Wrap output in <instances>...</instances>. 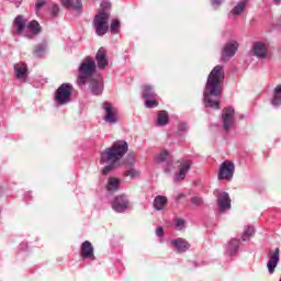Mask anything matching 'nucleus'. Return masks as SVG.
I'll use <instances>...</instances> for the list:
<instances>
[{
    "label": "nucleus",
    "instance_id": "obj_10",
    "mask_svg": "<svg viewBox=\"0 0 281 281\" xmlns=\"http://www.w3.org/2000/svg\"><path fill=\"white\" fill-rule=\"evenodd\" d=\"M90 89L93 95H102V91L104 90V80L102 77L97 76L90 78Z\"/></svg>",
    "mask_w": 281,
    "mask_h": 281
},
{
    "label": "nucleus",
    "instance_id": "obj_19",
    "mask_svg": "<svg viewBox=\"0 0 281 281\" xmlns=\"http://www.w3.org/2000/svg\"><path fill=\"white\" fill-rule=\"evenodd\" d=\"M122 181L116 177H110L108 179L106 190L108 192H117L120 190Z\"/></svg>",
    "mask_w": 281,
    "mask_h": 281
},
{
    "label": "nucleus",
    "instance_id": "obj_30",
    "mask_svg": "<svg viewBox=\"0 0 281 281\" xmlns=\"http://www.w3.org/2000/svg\"><path fill=\"white\" fill-rule=\"evenodd\" d=\"M157 124L158 126H166V124H168V112L166 111L158 112Z\"/></svg>",
    "mask_w": 281,
    "mask_h": 281
},
{
    "label": "nucleus",
    "instance_id": "obj_27",
    "mask_svg": "<svg viewBox=\"0 0 281 281\" xmlns=\"http://www.w3.org/2000/svg\"><path fill=\"white\" fill-rule=\"evenodd\" d=\"M255 235H256V228H254V226H247L244 229V234L241 236V239L244 241L251 240V238H254Z\"/></svg>",
    "mask_w": 281,
    "mask_h": 281
},
{
    "label": "nucleus",
    "instance_id": "obj_11",
    "mask_svg": "<svg viewBox=\"0 0 281 281\" xmlns=\"http://www.w3.org/2000/svg\"><path fill=\"white\" fill-rule=\"evenodd\" d=\"M217 205L222 214H225L227 210L232 209V199H229V194L227 192L220 193L217 198Z\"/></svg>",
    "mask_w": 281,
    "mask_h": 281
},
{
    "label": "nucleus",
    "instance_id": "obj_43",
    "mask_svg": "<svg viewBox=\"0 0 281 281\" xmlns=\"http://www.w3.org/2000/svg\"><path fill=\"white\" fill-rule=\"evenodd\" d=\"M221 1L223 0H212L213 5H221Z\"/></svg>",
    "mask_w": 281,
    "mask_h": 281
},
{
    "label": "nucleus",
    "instance_id": "obj_1",
    "mask_svg": "<svg viewBox=\"0 0 281 281\" xmlns=\"http://www.w3.org/2000/svg\"><path fill=\"white\" fill-rule=\"evenodd\" d=\"M223 80H225V70L223 66H215L207 77L203 92L204 102L211 109H221L220 100L223 95Z\"/></svg>",
    "mask_w": 281,
    "mask_h": 281
},
{
    "label": "nucleus",
    "instance_id": "obj_22",
    "mask_svg": "<svg viewBox=\"0 0 281 281\" xmlns=\"http://www.w3.org/2000/svg\"><path fill=\"white\" fill-rule=\"evenodd\" d=\"M168 204V198L164 196V195H157L154 200V207L155 210H164V207H166V205Z\"/></svg>",
    "mask_w": 281,
    "mask_h": 281
},
{
    "label": "nucleus",
    "instance_id": "obj_32",
    "mask_svg": "<svg viewBox=\"0 0 281 281\" xmlns=\"http://www.w3.org/2000/svg\"><path fill=\"white\" fill-rule=\"evenodd\" d=\"M145 100V106L147 109H155L157 106H159V101H157V99L154 98H149V99H144Z\"/></svg>",
    "mask_w": 281,
    "mask_h": 281
},
{
    "label": "nucleus",
    "instance_id": "obj_40",
    "mask_svg": "<svg viewBox=\"0 0 281 281\" xmlns=\"http://www.w3.org/2000/svg\"><path fill=\"white\" fill-rule=\"evenodd\" d=\"M165 232H164V227L162 226H158L156 228V236H158L159 238L164 237L165 236Z\"/></svg>",
    "mask_w": 281,
    "mask_h": 281
},
{
    "label": "nucleus",
    "instance_id": "obj_6",
    "mask_svg": "<svg viewBox=\"0 0 281 281\" xmlns=\"http://www.w3.org/2000/svg\"><path fill=\"white\" fill-rule=\"evenodd\" d=\"M235 170L236 166L234 165V162L229 160H225L224 162H222L217 175L220 181H232Z\"/></svg>",
    "mask_w": 281,
    "mask_h": 281
},
{
    "label": "nucleus",
    "instance_id": "obj_5",
    "mask_svg": "<svg viewBox=\"0 0 281 281\" xmlns=\"http://www.w3.org/2000/svg\"><path fill=\"white\" fill-rule=\"evenodd\" d=\"M74 95V86L71 83H63L55 91V102L56 104H69L71 102V97Z\"/></svg>",
    "mask_w": 281,
    "mask_h": 281
},
{
    "label": "nucleus",
    "instance_id": "obj_26",
    "mask_svg": "<svg viewBox=\"0 0 281 281\" xmlns=\"http://www.w3.org/2000/svg\"><path fill=\"white\" fill-rule=\"evenodd\" d=\"M191 166H192V162H190V161L182 164V166L180 168L179 177L176 178V181H179V179H181V180L186 179V175H188V172H190Z\"/></svg>",
    "mask_w": 281,
    "mask_h": 281
},
{
    "label": "nucleus",
    "instance_id": "obj_33",
    "mask_svg": "<svg viewBox=\"0 0 281 281\" xmlns=\"http://www.w3.org/2000/svg\"><path fill=\"white\" fill-rule=\"evenodd\" d=\"M175 226L178 232H181L186 228V221L183 218H176L175 220Z\"/></svg>",
    "mask_w": 281,
    "mask_h": 281
},
{
    "label": "nucleus",
    "instance_id": "obj_45",
    "mask_svg": "<svg viewBox=\"0 0 281 281\" xmlns=\"http://www.w3.org/2000/svg\"><path fill=\"white\" fill-rule=\"evenodd\" d=\"M274 1H276V3H280L281 0H274Z\"/></svg>",
    "mask_w": 281,
    "mask_h": 281
},
{
    "label": "nucleus",
    "instance_id": "obj_4",
    "mask_svg": "<svg viewBox=\"0 0 281 281\" xmlns=\"http://www.w3.org/2000/svg\"><path fill=\"white\" fill-rule=\"evenodd\" d=\"M111 19V13L109 11H98L94 16L93 27L98 36H104L109 32V20Z\"/></svg>",
    "mask_w": 281,
    "mask_h": 281
},
{
    "label": "nucleus",
    "instance_id": "obj_20",
    "mask_svg": "<svg viewBox=\"0 0 281 281\" xmlns=\"http://www.w3.org/2000/svg\"><path fill=\"white\" fill-rule=\"evenodd\" d=\"M61 5L71 10H82V0H61Z\"/></svg>",
    "mask_w": 281,
    "mask_h": 281
},
{
    "label": "nucleus",
    "instance_id": "obj_44",
    "mask_svg": "<svg viewBox=\"0 0 281 281\" xmlns=\"http://www.w3.org/2000/svg\"><path fill=\"white\" fill-rule=\"evenodd\" d=\"M165 172H170V168L167 167L166 170H165Z\"/></svg>",
    "mask_w": 281,
    "mask_h": 281
},
{
    "label": "nucleus",
    "instance_id": "obj_24",
    "mask_svg": "<svg viewBox=\"0 0 281 281\" xmlns=\"http://www.w3.org/2000/svg\"><path fill=\"white\" fill-rule=\"evenodd\" d=\"M238 247H240V241L238 239H232L227 245V254L232 256L238 251Z\"/></svg>",
    "mask_w": 281,
    "mask_h": 281
},
{
    "label": "nucleus",
    "instance_id": "obj_31",
    "mask_svg": "<svg viewBox=\"0 0 281 281\" xmlns=\"http://www.w3.org/2000/svg\"><path fill=\"white\" fill-rule=\"evenodd\" d=\"M124 177L130 178L132 181V179H137V177H139V171H137L135 168L132 167L124 171Z\"/></svg>",
    "mask_w": 281,
    "mask_h": 281
},
{
    "label": "nucleus",
    "instance_id": "obj_36",
    "mask_svg": "<svg viewBox=\"0 0 281 281\" xmlns=\"http://www.w3.org/2000/svg\"><path fill=\"white\" fill-rule=\"evenodd\" d=\"M166 159H168V151L162 150L156 158V161L158 164H162V161H166Z\"/></svg>",
    "mask_w": 281,
    "mask_h": 281
},
{
    "label": "nucleus",
    "instance_id": "obj_34",
    "mask_svg": "<svg viewBox=\"0 0 281 281\" xmlns=\"http://www.w3.org/2000/svg\"><path fill=\"white\" fill-rule=\"evenodd\" d=\"M110 30L112 34H117V30H120V20H112Z\"/></svg>",
    "mask_w": 281,
    "mask_h": 281
},
{
    "label": "nucleus",
    "instance_id": "obj_8",
    "mask_svg": "<svg viewBox=\"0 0 281 281\" xmlns=\"http://www.w3.org/2000/svg\"><path fill=\"white\" fill-rule=\"evenodd\" d=\"M234 110L233 108H225L222 111L223 128L224 131H232L234 126Z\"/></svg>",
    "mask_w": 281,
    "mask_h": 281
},
{
    "label": "nucleus",
    "instance_id": "obj_17",
    "mask_svg": "<svg viewBox=\"0 0 281 281\" xmlns=\"http://www.w3.org/2000/svg\"><path fill=\"white\" fill-rule=\"evenodd\" d=\"M18 80H26L27 78V64L18 63L13 67Z\"/></svg>",
    "mask_w": 281,
    "mask_h": 281
},
{
    "label": "nucleus",
    "instance_id": "obj_12",
    "mask_svg": "<svg viewBox=\"0 0 281 281\" xmlns=\"http://www.w3.org/2000/svg\"><path fill=\"white\" fill-rule=\"evenodd\" d=\"M93 251V244H91V241L86 240L81 244L80 257L82 260H87V258H90V260H95V255Z\"/></svg>",
    "mask_w": 281,
    "mask_h": 281
},
{
    "label": "nucleus",
    "instance_id": "obj_3",
    "mask_svg": "<svg viewBox=\"0 0 281 281\" xmlns=\"http://www.w3.org/2000/svg\"><path fill=\"white\" fill-rule=\"evenodd\" d=\"M97 67L95 60L91 57H86L79 66L77 83L87 85V80L93 78Z\"/></svg>",
    "mask_w": 281,
    "mask_h": 281
},
{
    "label": "nucleus",
    "instance_id": "obj_42",
    "mask_svg": "<svg viewBox=\"0 0 281 281\" xmlns=\"http://www.w3.org/2000/svg\"><path fill=\"white\" fill-rule=\"evenodd\" d=\"M45 5V1L38 0L35 4V10L38 12Z\"/></svg>",
    "mask_w": 281,
    "mask_h": 281
},
{
    "label": "nucleus",
    "instance_id": "obj_37",
    "mask_svg": "<svg viewBox=\"0 0 281 281\" xmlns=\"http://www.w3.org/2000/svg\"><path fill=\"white\" fill-rule=\"evenodd\" d=\"M50 10L52 16H58V12H60V7H58V4H52Z\"/></svg>",
    "mask_w": 281,
    "mask_h": 281
},
{
    "label": "nucleus",
    "instance_id": "obj_38",
    "mask_svg": "<svg viewBox=\"0 0 281 281\" xmlns=\"http://www.w3.org/2000/svg\"><path fill=\"white\" fill-rule=\"evenodd\" d=\"M191 203H193V205H196V206L203 205V198L193 196L191 199Z\"/></svg>",
    "mask_w": 281,
    "mask_h": 281
},
{
    "label": "nucleus",
    "instance_id": "obj_28",
    "mask_svg": "<svg viewBox=\"0 0 281 281\" xmlns=\"http://www.w3.org/2000/svg\"><path fill=\"white\" fill-rule=\"evenodd\" d=\"M247 5V0L240 1L231 12L234 16H238V14H243L245 12V8Z\"/></svg>",
    "mask_w": 281,
    "mask_h": 281
},
{
    "label": "nucleus",
    "instance_id": "obj_18",
    "mask_svg": "<svg viewBox=\"0 0 281 281\" xmlns=\"http://www.w3.org/2000/svg\"><path fill=\"white\" fill-rule=\"evenodd\" d=\"M171 245H173V247H176V250L178 251V254H183V252L188 251V249H190V244L188 243V240H186L183 238H178V239L171 240Z\"/></svg>",
    "mask_w": 281,
    "mask_h": 281
},
{
    "label": "nucleus",
    "instance_id": "obj_7",
    "mask_svg": "<svg viewBox=\"0 0 281 281\" xmlns=\"http://www.w3.org/2000/svg\"><path fill=\"white\" fill-rule=\"evenodd\" d=\"M236 52H238V42L233 41L227 43L222 49L223 63H227L229 58H233V56H236Z\"/></svg>",
    "mask_w": 281,
    "mask_h": 281
},
{
    "label": "nucleus",
    "instance_id": "obj_2",
    "mask_svg": "<svg viewBox=\"0 0 281 281\" xmlns=\"http://www.w3.org/2000/svg\"><path fill=\"white\" fill-rule=\"evenodd\" d=\"M128 153V143L126 140H116L111 147L101 153L100 164H109L101 170V175L106 176L115 170V164Z\"/></svg>",
    "mask_w": 281,
    "mask_h": 281
},
{
    "label": "nucleus",
    "instance_id": "obj_35",
    "mask_svg": "<svg viewBox=\"0 0 281 281\" xmlns=\"http://www.w3.org/2000/svg\"><path fill=\"white\" fill-rule=\"evenodd\" d=\"M33 54L34 56H43V54H45V46L43 45L35 46L33 49Z\"/></svg>",
    "mask_w": 281,
    "mask_h": 281
},
{
    "label": "nucleus",
    "instance_id": "obj_15",
    "mask_svg": "<svg viewBox=\"0 0 281 281\" xmlns=\"http://www.w3.org/2000/svg\"><path fill=\"white\" fill-rule=\"evenodd\" d=\"M27 27V20L23 19L22 15H18L13 22V34L21 35Z\"/></svg>",
    "mask_w": 281,
    "mask_h": 281
},
{
    "label": "nucleus",
    "instance_id": "obj_16",
    "mask_svg": "<svg viewBox=\"0 0 281 281\" xmlns=\"http://www.w3.org/2000/svg\"><path fill=\"white\" fill-rule=\"evenodd\" d=\"M103 109L105 111V122H109L110 124H115V122H117V116H115L116 112L113 109V105L109 102H104Z\"/></svg>",
    "mask_w": 281,
    "mask_h": 281
},
{
    "label": "nucleus",
    "instance_id": "obj_39",
    "mask_svg": "<svg viewBox=\"0 0 281 281\" xmlns=\"http://www.w3.org/2000/svg\"><path fill=\"white\" fill-rule=\"evenodd\" d=\"M101 8H103L102 10H99V12H109V10L111 9V2H103L101 4Z\"/></svg>",
    "mask_w": 281,
    "mask_h": 281
},
{
    "label": "nucleus",
    "instance_id": "obj_14",
    "mask_svg": "<svg viewBox=\"0 0 281 281\" xmlns=\"http://www.w3.org/2000/svg\"><path fill=\"white\" fill-rule=\"evenodd\" d=\"M268 258V271L269 273H273V271H276V267H278V262H280V248H276L274 252H269Z\"/></svg>",
    "mask_w": 281,
    "mask_h": 281
},
{
    "label": "nucleus",
    "instance_id": "obj_9",
    "mask_svg": "<svg viewBox=\"0 0 281 281\" xmlns=\"http://www.w3.org/2000/svg\"><path fill=\"white\" fill-rule=\"evenodd\" d=\"M95 61L99 69H106V67H109V53L106 48H99V50L95 54Z\"/></svg>",
    "mask_w": 281,
    "mask_h": 281
},
{
    "label": "nucleus",
    "instance_id": "obj_25",
    "mask_svg": "<svg viewBox=\"0 0 281 281\" xmlns=\"http://www.w3.org/2000/svg\"><path fill=\"white\" fill-rule=\"evenodd\" d=\"M156 97L157 94L155 93V90L149 85L143 86V100H148Z\"/></svg>",
    "mask_w": 281,
    "mask_h": 281
},
{
    "label": "nucleus",
    "instance_id": "obj_23",
    "mask_svg": "<svg viewBox=\"0 0 281 281\" xmlns=\"http://www.w3.org/2000/svg\"><path fill=\"white\" fill-rule=\"evenodd\" d=\"M271 104H272V106H280V104H281V85H279L274 88Z\"/></svg>",
    "mask_w": 281,
    "mask_h": 281
},
{
    "label": "nucleus",
    "instance_id": "obj_29",
    "mask_svg": "<svg viewBox=\"0 0 281 281\" xmlns=\"http://www.w3.org/2000/svg\"><path fill=\"white\" fill-rule=\"evenodd\" d=\"M26 29L32 32V34H40L41 33V24H38L36 21H31L26 24Z\"/></svg>",
    "mask_w": 281,
    "mask_h": 281
},
{
    "label": "nucleus",
    "instance_id": "obj_41",
    "mask_svg": "<svg viewBox=\"0 0 281 281\" xmlns=\"http://www.w3.org/2000/svg\"><path fill=\"white\" fill-rule=\"evenodd\" d=\"M178 131H179L180 133H186V131H188V124H186V123H180V124L178 125Z\"/></svg>",
    "mask_w": 281,
    "mask_h": 281
},
{
    "label": "nucleus",
    "instance_id": "obj_21",
    "mask_svg": "<svg viewBox=\"0 0 281 281\" xmlns=\"http://www.w3.org/2000/svg\"><path fill=\"white\" fill-rule=\"evenodd\" d=\"M255 56L258 58H267V45L257 43L254 46Z\"/></svg>",
    "mask_w": 281,
    "mask_h": 281
},
{
    "label": "nucleus",
    "instance_id": "obj_13",
    "mask_svg": "<svg viewBox=\"0 0 281 281\" xmlns=\"http://www.w3.org/2000/svg\"><path fill=\"white\" fill-rule=\"evenodd\" d=\"M128 209V199L126 195H117L114 198V201L112 202V210L114 212H124V210Z\"/></svg>",
    "mask_w": 281,
    "mask_h": 281
}]
</instances>
